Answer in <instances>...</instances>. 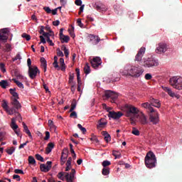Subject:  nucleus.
<instances>
[{"mask_svg": "<svg viewBox=\"0 0 182 182\" xmlns=\"http://www.w3.org/2000/svg\"><path fill=\"white\" fill-rule=\"evenodd\" d=\"M75 71L77 73V80L78 83V90L80 91V86L82 85V81L80 80V70L79 68H76Z\"/></svg>", "mask_w": 182, "mask_h": 182, "instance_id": "nucleus-22", "label": "nucleus"}, {"mask_svg": "<svg viewBox=\"0 0 182 182\" xmlns=\"http://www.w3.org/2000/svg\"><path fill=\"white\" fill-rule=\"evenodd\" d=\"M102 136H104V139L106 141V143H109V141H110V140H112V137L110 136V134H109V133H107V132L106 131H103L102 132Z\"/></svg>", "mask_w": 182, "mask_h": 182, "instance_id": "nucleus-24", "label": "nucleus"}, {"mask_svg": "<svg viewBox=\"0 0 182 182\" xmlns=\"http://www.w3.org/2000/svg\"><path fill=\"white\" fill-rule=\"evenodd\" d=\"M41 66L43 68L44 72H46V68L48 66V64L46 63V59L45 58H41Z\"/></svg>", "mask_w": 182, "mask_h": 182, "instance_id": "nucleus-31", "label": "nucleus"}, {"mask_svg": "<svg viewBox=\"0 0 182 182\" xmlns=\"http://www.w3.org/2000/svg\"><path fill=\"white\" fill-rule=\"evenodd\" d=\"M168 50V46L166 43H159L156 46V48L155 50L156 53L158 55H161L163 53H166V51Z\"/></svg>", "mask_w": 182, "mask_h": 182, "instance_id": "nucleus-6", "label": "nucleus"}, {"mask_svg": "<svg viewBox=\"0 0 182 182\" xmlns=\"http://www.w3.org/2000/svg\"><path fill=\"white\" fill-rule=\"evenodd\" d=\"M12 50V46L11 44H6V52H11Z\"/></svg>", "mask_w": 182, "mask_h": 182, "instance_id": "nucleus-55", "label": "nucleus"}, {"mask_svg": "<svg viewBox=\"0 0 182 182\" xmlns=\"http://www.w3.org/2000/svg\"><path fill=\"white\" fill-rule=\"evenodd\" d=\"M65 173L60 172L58 175V178H60V180H62V181L65 180V177H63V176H65Z\"/></svg>", "mask_w": 182, "mask_h": 182, "instance_id": "nucleus-53", "label": "nucleus"}, {"mask_svg": "<svg viewBox=\"0 0 182 182\" xmlns=\"http://www.w3.org/2000/svg\"><path fill=\"white\" fill-rule=\"evenodd\" d=\"M113 95V91H107L104 95V99H109L112 97Z\"/></svg>", "mask_w": 182, "mask_h": 182, "instance_id": "nucleus-39", "label": "nucleus"}, {"mask_svg": "<svg viewBox=\"0 0 182 182\" xmlns=\"http://www.w3.org/2000/svg\"><path fill=\"white\" fill-rule=\"evenodd\" d=\"M62 50H63L65 58H69V49H68L66 47H63Z\"/></svg>", "mask_w": 182, "mask_h": 182, "instance_id": "nucleus-47", "label": "nucleus"}, {"mask_svg": "<svg viewBox=\"0 0 182 182\" xmlns=\"http://www.w3.org/2000/svg\"><path fill=\"white\" fill-rule=\"evenodd\" d=\"M52 168V161H47L46 164H42L40 165V170L43 173H48Z\"/></svg>", "mask_w": 182, "mask_h": 182, "instance_id": "nucleus-12", "label": "nucleus"}, {"mask_svg": "<svg viewBox=\"0 0 182 182\" xmlns=\"http://www.w3.org/2000/svg\"><path fill=\"white\" fill-rule=\"evenodd\" d=\"M152 76H151V74L150 73H147L145 75V79L146 80H150L151 79Z\"/></svg>", "mask_w": 182, "mask_h": 182, "instance_id": "nucleus-63", "label": "nucleus"}, {"mask_svg": "<svg viewBox=\"0 0 182 182\" xmlns=\"http://www.w3.org/2000/svg\"><path fill=\"white\" fill-rule=\"evenodd\" d=\"M38 73H40V71L36 65H33L28 68V76L31 79H35V77L38 76Z\"/></svg>", "mask_w": 182, "mask_h": 182, "instance_id": "nucleus-9", "label": "nucleus"}, {"mask_svg": "<svg viewBox=\"0 0 182 182\" xmlns=\"http://www.w3.org/2000/svg\"><path fill=\"white\" fill-rule=\"evenodd\" d=\"M122 110H124V112H126L127 117H130L133 115L139 114L140 112L139 108L132 105H125Z\"/></svg>", "mask_w": 182, "mask_h": 182, "instance_id": "nucleus-4", "label": "nucleus"}, {"mask_svg": "<svg viewBox=\"0 0 182 182\" xmlns=\"http://www.w3.org/2000/svg\"><path fill=\"white\" fill-rule=\"evenodd\" d=\"M60 66L63 72H65V70H66V65L65 64V60L63 59V58H60Z\"/></svg>", "mask_w": 182, "mask_h": 182, "instance_id": "nucleus-27", "label": "nucleus"}, {"mask_svg": "<svg viewBox=\"0 0 182 182\" xmlns=\"http://www.w3.org/2000/svg\"><path fill=\"white\" fill-rule=\"evenodd\" d=\"M2 107L3 109H4V110H6V112H8V109H9L8 107V103H6V102H4L3 104H2Z\"/></svg>", "mask_w": 182, "mask_h": 182, "instance_id": "nucleus-58", "label": "nucleus"}, {"mask_svg": "<svg viewBox=\"0 0 182 182\" xmlns=\"http://www.w3.org/2000/svg\"><path fill=\"white\" fill-rule=\"evenodd\" d=\"M77 127H78V129H80V130H81V132H82V133H84V134L86 133V128L82 127V124H78Z\"/></svg>", "mask_w": 182, "mask_h": 182, "instance_id": "nucleus-52", "label": "nucleus"}, {"mask_svg": "<svg viewBox=\"0 0 182 182\" xmlns=\"http://www.w3.org/2000/svg\"><path fill=\"white\" fill-rule=\"evenodd\" d=\"M151 105L154 107H157L158 109H160V107H161V103H160V101L159 100H153Z\"/></svg>", "mask_w": 182, "mask_h": 182, "instance_id": "nucleus-26", "label": "nucleus"}, {"mask_svg": "<svg viewBox=\"0 0 182 182\" xmlns=\"http://www.w3.org/2000/svg\"><path fill=\"white\" fill-rule=\"evenodd\" d=\"M110 164H112L110 163L109 161H104L102 162V166H103L104 167H107V166H110Z\"/></svg>", "mask_w": 182, "mask_h": 182, "instance_id": "nucleus-59", "label": "nucleus"}, {"mask_svg": "<svg viewBox=\"0 0 182 182\" xmlns=\"http://www.w3.org/2000/svg\"><path fill=\"white\" fill-rule=\"evenodd\" d=\"M60 39L62 42V43H68V42H69V41H70V37H69V36H62L61 37H60Z\"/></svg>", "mask_w": 182, "mask_h": 182, "instance_id": "nucleus-28", "label": "nucleus"}, {"mask_svg": "<svg viewBox=\"0 0 182 182\" xmlns=\"http://www.w3.org/2000/svg\"><path fill=\"white\" fill-rule=\"evenodd\" d=\"M0 86L3 88V89H6V86H8V82L6 80H1L0 82Z\"/></svg>", "mask_w": 182, "mask_h": 182, "instance_id": "nucleus-44", "label": "nucleus"}, {"mask_svg": "<svg viewBox=\"0 0 182 182\" xmlns=\"http://www.w3.org/2000/svg\"><path fill=\"white\" fill-rule=\"evenodd\" d=\"M122 116H123V113H122V112H109V113L108 114V117L109 119H113V120H119V119H120V117H122Z\"/></svg>", "mask_w": 182, "mask_h": 182, "instance_id": "nucleus-14", "label": "nucleus"}, {"mask_svg": "<svg viewBox=\"0 0 182 182\" xmlns=\"http://www.w3.org/2000/svg\"><path fill=\"white\" fill-rule=\"evenodd\" d=\"M76 109V101H74L71 104V108L70 109V112H72L73 110Z\"/></svg>", "mask_w": 182, "mask_h": 182, "instance_id": "nucleus-57", "label": "nucleus"}, {"mask_svg": "<svg viewBox=\"0 0 182 182\" xmlns=\"http://www.w3.org/2000/svg\"><path fill=\"white\" fill-rule=\"evenodd\" d=\"M138 120L141 124H147V117H146L143 112L139 114Z\"/></svg>", "mask_w": 182, "mask_h": 182, "instance_id": "nucleus-18", "label": "nucleus"}, {"mask_svg": "<svg viewBox=\"0 0 182 182\" xmlns=\"http://www.w3.org/2000/svg\"><path fill=\"white\" fill-rule=\"evenodd\" d=\"M36 158L37 160H38V161H45V160L43 159V157H42V156H41L40 154H36Z\"/></svg>", "mask_w": 182, "mask_h": 182, "instance_id": "nucleus-50", "label": "nucleus"}, {"mask_svg": "<svg viewBox=\"0 0 182 182\" xmlns=\"http://www.w3.org/2000/svg\"><path fill=\"white\" fill-rule=\"evenodd\" d=\"M70 117H74V119H77V113L76 112L73 111L70 114Z\"/></svg>", "mask_w": 182, "mask_h": 182, "instance_id": "nucleus-60", "label": "nucleus"}, {"mask_svg": "<svg viewBox=\"0 0 182 182\" xmlns=\"http://www.w3.org/2000/svg\"><path fill=\"white\" fill-rule=\"evenodd\" d=\"M132 134H134V136H140V131H139L137 128H132Z\"/></svg>", "mask_w": 182, "mask_h": 182, "instance_id": "nucleus-46", "label": "nucleus"}, {"mask_svg": "<svg viewBox=\"0 0 182 182\" xmlns=\"http://www.w3.org/2000/svg\"><path fill=\"white\" fill-rule=\"evenodd\" d=\"M28 164H31V166H36V161L33 156H28Z\"/></svg>", "mask_w": 182, "mask_h": 182, "instance_id": "nucleus-33", "label": "nucleus"}, {"mask_svg": "<svg viewBox=\"0 0 182 182\" xmlns=\"http://www.w3.org/2000/svg\"><path fill=\"white\" fill-rule=\"evenodd\" d=\"M96 9L97 11H100V12H106V11H107V8L103 4H101L100 6H97Z\"/></svg>", "mask_w": 182, "mask_h": 182, "instance_id": "nucleus-30", "label": "nucleus"}, {"mask_svg": "<svg viewBox=\"0 0 182 182\" xmlns=\"http://www.w3.org/2000/svg\"><path fill=\"white\" fill-rule=\"evenodd\" d=\"M141 107H144V109H146V110L150 113H153V112H154V109L149 102L141 104Z\"/></svg>", "mask_w": 182, "mask_h": 182, "instance_id": "nucleus-20", "label": "nucleus"}, {"mask_svg": "<svg viewBox=\"0 0 182 182\" xmlns=\"http://www.w3.org/2000/svg\"><path fill=\"white\" fill-rule=\"evenodd\" d=\"M145 166L147 168H154L156 164H157V159L156 155L152 151H149L146 154L145 156Z\"/></svg>", "mask_w": 182, "mask_h": 182, "instance_id": "nucleus-2", "label": "nucleus"}, {"mask_svg": "<svg viewBox=\"0 0 182 182\" xmlns=\"http://www.w3.org/2000/svg\"><path fill=\"white\" fill-rule=\"evenodd\" d=\"M106 124H107L106 119L102 118L98 121V124H97V129H103L106 127Z\"/></svg>", "mask_w": 182, "mask_h": 182, "instance_id": "nucleus-19", "label": "nucleus"}, {"mask_svg": "<svg viewBox=\"0 0 182 182\" xmlns=\"http://www.w3.org/2000/svg\"><path fill=\"white\" fill-rule=\"evenodd\" d=\"M12 102H11V105L12 106H14L16 109H21V107H22V106L21 105V103L19 102V101H18V100L16 99H12Z\"/></svg>", "mask_w": 182, "mask_h": 182, "instance_id": "nucleus-25", "label": "nucleus"}, {"mask_svg": "<svg viewBox=\"0 0 182 182\" xmlns=\"http://www.w3.org/2000/svg\"><path fill=\"white\" fill-rule=\"evenodd\" d=\"M84 72L86 75H89V73H90V66L87 63H85V65L84 67Z\"/></svg>", "mask_w": 182, "mask_h": 182, "instance_id": "nucleus-36", "label": "nucleus"}, {"mask_svg": "<svg viewBox=\"0 0 182 182\" xmlns=\"http://www.w3.org/2000/svg\"><path fill=\"white\" fill-rule=\"evenodd\" d=\"M10 93L13 96V97H14L13 99H16V100L19 99V95H18V93L16 92H15V90L10 89Z\"/></svg>", "mask_w": 182, "mask_h": 182, "instance_id": "nucleus-34", "label": "nucleus"}, {"mask_svg": "<svg viewBox=\"0 0 182 182\" xmlns=\"http://www.w3.org/2000/svg\"><path fill=\"white\" fill-rule=\"evenodd\" d=\"M169 85L176 90H182V77L173 76L169 79Z\"/></svg>", "mask_w": 182, "mask_h": 182, "instance_id": "nucleus-3", "label": "nucleus"}, {"mask_svg": "<svg viewBox=\"0 0 182 182\" xmlns=\"http://www.w3.org/2000/svg\"><path fill=\"white\" fill-rule=\"evenodd\" d=\"M13 82H14V83H16V85H17V86H18L21 89H23V84H22V82H19L18 80V79L16 78H13L12 79Z\"/></svg>", "mask_w": 182, "mask_h": 182, "instance_id": "nucleus-38", "label": "nucleus"}, {"mask_svg": "<svg viewBox=\"0 0 182 182\" xmlns=\"http://www.w3.org/2000/svg\"><path fill=\"white\" fill-rule=\"evenodd\" d=\"M43 36L46 38V40H48L50 39V36H52V38H54L55 34L53 33V31H50L49 33H43Z\"/></svg>", "mask_w": 182, "mask_h": 182, "instance_id": "nucleus-32", "label": "nucleus"}, {"mask_svg": "<svg viewBox=\"0 0 182 182\" xmlns=\"http://www.w3.org/2000/svg\"><path fill=\"white\" fill-rule=\"evenodd\" d=\"M91 65L94 69H96V68H99L102 65V59L100 57H95L91 60Z\"/></svg>", "mask_w": 182, "mask_h": 182, "instance_id": "nucleus-15", "label": "nucleus"}, {"mask_svg": "<svg viewBox=\"0 0 182 182\" xmlns=\"http://www.w3.org/2000/svg\"><path fill=\"white\" fill-rule=\"evenodd\" d=\"M22 38H24V39L27 40V41H31V36H29L28 34L26 33H23L22 34Z\"/></svg>", "mask_w": 182, "mask_h": 182, "instance_id": "nucleus-51", "label": "nucleus"}, {"mask_svg": "<svg viewBox=\"0 0 182 182\" xmlns=\"http://www.w3.org/2000/svg\"><path fill=\"white\" fill-rule=\"evenodd\" d=\"M109 174H110V169L109 168H104L102 169V175L109 176Z\"/></svg>", "mask_w": 182, "mask_h": 182, "instance_id": "nucleus-41", "label": "nucleus"}, {"mask_svg": "<svg viewBox=\"0 0 182 182\" xmlns=\"http://www.w3.org/2000/svg\"><path fill=\"white\" fill-rule=\"evenodd\" d=\"M159 65V60L153 58H144L143 59L142 66L144 68H154V66H157Z\"/></svg>", "mask_w": 182, "mask_h": 182, "instance_id": "nucleus-5", "label": "nucleus"}, {"mask_svg": "<svg viewBox=\"0 0 182 182\" xmlns=\"http://www.w3.org/2000/svg\"><path fill=\"white\" fill-rule=\"evenodd\" d=\"M57 55L60 56L61 58H63L65 55L63 54V52L60 50V48H57Z\"/></svg>", "mask_w": 182, "mask_h": 182, "instance_id": "nucleus-49", "label": "nucleus"}, {"mask_svg": "<svg viewBox=\"0 0 182 182\" xmlns=\"http://www.w3.org/2000/svg\"><path fill=\"white\" fill-rule=\"evenodd\" d=\"M71 28H72V29H70V28L68 29V32H69V33H70L71 38H73V39H75V36H76L75 35V26H71Z\"/></svg>", "mask_w": 182, "mask_h": 182, "instance_id": "nucleus-35", "label": "nucleus"}, {"mask_svg": "<svg viewBox=\"0 0 182 182\" xmlns=\"http://www.w3.org/2000/svg\"><path fill=\"white\" fill-rule=\"evenodd\" d=\"M9 36V28H3L0 30V41L6 43Z\"/></svg>", "mask_w": 182, "mask_h": 182, "instance_id": "nucleus-8", "label": "nucleus"}, {"mask_svg": "<svg viewBox=\"0 0 182 182\" xmlns=\"http://www.w3.org/2000/svg\"><path fill=\"white\" fill-rule=\"evenodd\" d=\"M144 73L143 68L133 65L132 64H127L123 70H121L120 73L123 76H131L132 77H140Z\"/></svg>", "mask_w": 182, "mask_h": 182, "instance_id": "nucleus-1", "label": "nucleus"}, {"mask_svg": "<svg viewBox=\"0 0 182 182\" xmlns=\"http://www.w3.org/2000/svg\"><path fill=\"white\" fill-rule=\"evenodd\" d=\"M117 97H119V95L116 92H112V95H111L112 103H114V101Z\"/></svg>", "mask_w": 182, "mask_h": 182, "instance_id": "nucleus-45", "label": "nucleus"}, {"mask_svg": "<svg viewBox=\"0 0 182 182\" xmlns=\"http://www.w3.org/2000/svg\"><path fill=\"white\" fill-rule=\"evenodd\" d=\"M11 127L12 129V130H18V124H16V119H15V118H13L11 119Z\"/></svg>", "mask_w": 182, "mask_h": 182, "instance_id": "nucleus-29", "label": "nucleus"}, {"mask_svg": "<svg viewBox=\"0 0 182 182\" xmlns=\"http://www.w3.org/2000/svg\"><path fill=\"white\" fill-rule=\"evenodd\" d=\"M69 153V150L68 148H64L63 149L62 155H61V164L63 166L65 163H66V159H68V154Z\"/></svg>", "mask_w": 182, "mask_h": 182, "instance_id": "nucleus-17", "label": "nucleus"}, {"mask_svg": "<svg viewBox=\"0 0 182 182\" xmlns=\"http://www.w3.org/2000/svg\"><path fill=\"white\" fill-rule=\"evenodd\" d=\"M22 59V56L21 55V53H18L16 54V58H13V62H15V60H21Z\"/></svg>", "mask_w": 182, "mask_h": 182, "instance_id": "nucleus-48", "label": "nucleus"}, {"mask_svg": "<svg viewBox=\"0 0 182 182\" xmlns=\"http://www.w3.org/2000/svg\"><path fill=\"white\" fill-rule=\"evenodd\" d=\"M161 87L163 90L166 92V93H167L171 97H176V99H180V95L173 92V90H171L170 87L162 86Z\"/></svg>", "mask_w": 182, "mask_h": 182, "instance_id": "nucleus-10", "label": "nucleus"}, {"mask_svg": "<svg viewBox=\"0 0 182 182\" xmlns=\"http://www.w3.org/2000/svg\"><path fill=\"white\" fill-rule=\"evenodd\" d=\"M75 174H76V171L75 169L71 170V173H65V179L68 182H73V178H75Z\"/></svg>", "mask_w": 182, "mask_h": 182, "instance_id": "nucleus-16", "label": "nucleus"}, {"mask_svg": "<svg viewBox=\"0 0 182 182\" xmlns=\"http://www.w3.org/2000/svg\"><path fill=\"white\" fill-rule=\"evenodd\" d=\"M0 69L1 70V72H3V73H5V72H6V69L5 68V64L4 63H0Z\"/></svg>", "mask_w": 182, "mask_h": 182, "instance_id": "nucleus-54", "label": "nucleus"}, {"mask_svg": "<svg viewBox=\"0 0 182 182\" xmlns=\"http://www.w3.org/2000/svg\"><path fill=\"white\" fill-rule=\"evenodd\" d=\"M43 9H44V11H46V12L47 14H51L52 13V10L49 7H44Z\"/></svg>", "mask_w": 182, "mask_h": 182, "instance_id": "nucleus-64", "label": "nucleus"}, {"mask_svg": "<svg viewBox=\"0 0 182 182\" xmlns=\"http://www.w3.org/2000/svg\"><path fill=\"white\" fill-rule=\"evenodd\" d=\"M112 156H114L115 159H120V157H122V154H120L119 151H113L112 152Z\"/></svg>", "mask_w": 182, "mask_h": 182, "instance_id": "nucleus-43", "label": "nucleus"}, {"mask_svg": "<svg viewBox=\"0 0 182 182\" xmlns=\"http://www.w3.org/2000/svg\"><path fill=\"white\" fill-rule=\"evenodd\" d=\"M18 109H16L15 107H11V109H9L6 111V113H8V114L12 115V114H15V113H16V110H18Z\"/></svg>", "mask_w": 182, "mask_h": 182, "instance_id": "nucleus-37", "label": "nucleus"}, {"mask_svg": "<svg viewBox=\"0 0 182 182\" xmlns=\"http://www.w3.org/2000/svg\"><path fill=\"white\" fill-rule=\"evenodd\" d=\"M77 23L80 28H83V24L82 23V20L80 18L77 20Z\"/></svg>", "mask_w": 182, "mask_h": 182, "instance_id": "nucleus-62", "label": "nucleus"}, {"mask_svg": "<svg viewBox=\"0 0 182 182\" xmlns=\"http://www.w3.org/2000/svg\"><path fill=\"white\" fill-rule=\"evenodd\" d=\"M23 127L24 129V132L26 134H28V137H30L31 140H33V137L32 136V134L31 133V131L29 130V128H28V126H26V124L25 122H23Z\"/></svg>", "mask_w": 182, "mask_h": 182, "instance_id": "nucleus-21", "label": "nucleus"}, {"mask_svg": "<svg viewBox=\"0 0 182 182\" xmlns=\"http://www.w3.org/2000/svg\"><path fill=\"white\" fill-rule=\"evenodd\" d=\"M14 173L16 174H24L23 171L21 169H15Z\"/></svg>", "mask_w": 182, "mask_h": 182, "instance_id": "nucleus-61", "label": "nucleus"}, {"mask_svg": "<svg viewBox=\"0 0 182 182\" xmlns=\"http://www.w3.org/2000/svg\"><path fill=\"white\" fill-rule=\"evenodd\" d=\"M144 53H146V48L141 47L135 56V62H141Z\"/></svg>", "mask_w": 182, "mask_h": 182, "instance_id": "nucleus-13", "label": "nucleus"}, {"mask_svg": "<svg viewBox=\"0 0 182 182\" xmlns=\"http://www.w3.org/2000/svg\"><path fill=\"white\" fill-rule=\"evenodd\" d=\"M48 126H49L50 129H51L52 130H56V126L55 125V124H53V121L49 119L48 120Z\"/></svg>", "mask_w": 182, "mask_h": 182, "instance_id": "nucleus-40", "label": "nucleus"}, {"mask_svg": "<svg viewBox=\"0 0 182 182\" xmlns=\"http://www.w3.org/2000/svg\"><path fill=\"white\" fill-rule=\"evenodd\" d=\"M149 120L152 124H158L160 122V115L157 111H154L153 113L149 114Z\"/></svg>", "mask_w": 182, "mask_h": 182, "instance_id": "nucleus-7", "label": "nucleus"}, {"mask_svg": "<svg viewBox=\"0 0 182 182\" xmlns=\"http://www.w3.org/2000/svg\"><path fill=\"white\" fill-rule=\"evenodd\" d=\"M55 147V144L53 142H50L48 144L47 147L46 148V154H49L53 150Z\"/></svg>", "mask_w": 182, "mask_h": 182, "instance_id": "nucleus-23", "label": "nucleus"}, {"mask_svg": "<svg viewBox=\"0 0 182 182\" xmlns=\"http://www.w3.org/2000/svg\"><path fill=\"white\" fill-rule=\"evenodd\" d=\"M16 148L12 146L6 150V153L9 154V156H11V154H14L15 153Z\"/></svg>", "mask_w": 182, "mask_h": 182, "instance_id": "nucleus-42", "label": "nucleus"}, {"mask_svg": "<svg viewBox=\"0 0 182 182\" xmlns=\"http://www.w3.org/2000/svg\"><path fill=\"white\" fill-rule=\"evenodd\" d=\"M90 43L91 45H97L100 42V38L99 36H95L93 34H90L87 36Z\"/></svg>", "mask_w": 182, "mask_h": 182, "instance_id": "nucleus-11", "label": "nucleus"}, {"mask_svg": "<svg viewBox=\"0 0 182 182\" xmlns=\"http://www.w3.org/2000/svg\"><path fill=\"white\" fill-rule=\"evenodd\" d=\"M103 107L105 108V110H107V112H108V114L110 113V112H113V111H112V107H107V105H106V104L103 105Z\"/></svg>", "mask_w": 182, "mask_h": 182, "instance_id": "nucleus-56", "label": "nucleus"}]
</instances>
